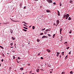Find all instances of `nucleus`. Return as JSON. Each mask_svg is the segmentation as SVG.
Listing matches in <instances>:
<instances>
[{
  "instance_id": "1",
  "label": "nucleus",
  "mask_w": 74,
  "mask_h": 74,
  "mask_svg": "<svg viewBox=\"0 0 74 74\" xmlns=\"http://www.w3.org/2000/svg\"><path fill=\"white\" fill-rule=\"evenodd\" d=\"M47 37L46 36H43L42 37V38H47Z\"/></svg>"
},
{
  "instance_id": "2",
  "label": "nucleus",
  "mask_w": 74,
  "mask_h": 74,
  "mask_svg": "<svg viewBox=\"0 0 74 74\" xmlns=\"http://www.w3.org/2000/svg\"><path fill=\"white\" fill-rule=\"evenodd\" d=\"M58 16H60V12H59V11L58 10Z\"/></svg>"
},
{
  "instance_id": "3",
  "label": "nucleus",
  "mask_w": 74,
  "mask_h": 74,
  "mask_svg": "<svg viewBox=\"0 0 74 74\" xmlns=\"http://www.w3.org/2000/svg\"><path fill=\"white\" fill-rule=\"evenodd\" d=\"M56 22L57 23V25H58V24H59V20H57L56 21Z\"/></svg>"
},
{
  "instance_id": "4",
  "label": "nucleus",
  "mask_w": 74,
  "mask_h": 74,
  "mask_svg": "<svg viewBox=\"0 0 74 74\" xmlns=\"http://www.w3.org/2000/svg\"><path fill=\"white\" fill-rule=\"evenodd\" d=\"M47 1L49 3H50V2H52V1L51 0H48Z\"/></svg>"
},
{
  "instance_id": "5",
  "label": "nucleus",
  "mask_w": 74,
  "mask_h": 74,
  "mask_svg": "<svg viewBox=\"0 0 74 74\" xmlns=\"http://www.w3.org/2000/svg\"><path fill=\"white\" fill-rule=\"evenodd\" d=\"M62 28H61V29H60V34H61V32H62Z\"/></svg>"
},
{
  "instance_id": "6",
  "label": "nucleus",
  "mask_w": 74,
  "mask_h": 74,
  "mask_svg": "<svg viewBox=\"0 0 74 74\" xmlns=\"http://www.w3.org/2000/svg\"><path fill=\"white\" fill-rule=\"evenodd\" d=\"M22 3H20V7L21 8V6H22Z\"/></svg>"
},
{
  "instance_id": "7",
  "label": "nucleus",
  "mask_w": 74,
  "mask_h": 74,
  "mask_svg": "<svg viewBox=\"0 0 74 74\" xmlns=\"http://www.w3.org/2000/svg\"><path fill=\"white\" fill-rule=\"evenodd\" d=\"M46 51H47L48 52H51V51L49 50V49H47Z\"/></svg>"
},
{
  "instance_id": "8",
  "label": "nucleus",
  "mask_w": 74,
  "mask_h": 74,
  "mask_svg": "<svg viewBox=\"0 0 74 74\" xmlns=\"http://www.w3.org/2000/svg\"><path fill=\"white\" fill-rule=\"evenodd\" d=\"M36 72H39V69H36Z\"/></svg>"
},
{
  "instance_id": "9",
  "label": "nucleus",
  "mask_w": 74,
  "mask_h": 74,
  "mask_svg": "<svg viewBox=\"0 0 74 74\" xmlns=\"http://www.w3.org/2000/svg\"><path fill=\"white\" fill-rule=\"evenodd\" d=\"M69 14H66V16L69 17Z\"/></svg>"
},
{
  "instance_id": "10",
  "label": "nucleus",
  "mask_w": 74,
  "mask_h": 74,
  "mask_svg": "<svg viewBox=\"0 0 74 74\" xmlns=\"http://www.w3.org/2000/svg\"><path fill=\"white\" fill-rule=\"evenodd\" d=\"M49 29H46L45 31L46 32H48L49 31Z\"/></svg>"
},
{
  "instance_id": "11",
  "label": "nucleus",
  "mask_w": 74,
  "mask_h": 74,
  "mask_svg": "<svg viewBox=\"0 0 74 74\" xmlns=\"http://www.w3.org/2000/svg\"><path fill=\"white\" fill-rule=\"evenodd\" d=\"M12 39L13 40H14L15 39V38H14L13 37H12Z\"/></svg>"
},
{
  "instance_id": "12",
  "label": "nucleus",
  "mask_w": 74,
  "mask_h": 74,
  "mask_svg": "<svg viewBox=\"0 0 74 74\" xmlns=\"http://www.w3.org/2000/svg\"><path fill=\"white\" fill-rule=\"evenodd\" d=\"M46 12H50V10H47Z\"/></svg>"
},
{
  "instance_id": "13",
  "label": "nucleus",
  "mask_w": 74,
  "mask_h": 74,
  "mask_svg": "<svg viewBox=\"0 0 74 74\" xmlns=\"http://www.w3.org/2000/svg\"><path fill=\"white\" fill-rule=\"evenodd\" d=\"M35 28V27L34 26H33L32 27V29H33V30Z\"/></svg>"
},
{
  "instance_id": "14",
  "label": "nucleus",
  "mask_w": 74,
  "mask_h": 74,
  "mask_svg": "<svg viewBox=\"0 0 74 74\" xmlns=\"http://www.w3.org/2000/svg\"><path fill=\"white\" fill-rule=\"evenodd\" d=\"M20 69L21 71H23V68H20Z\"/></svg>"
},
{
  "instance_id": "15",
  "label": "nucleus",
  "mask_w": 74,
  "mask_h": 74,
  "mask_svg": "<svg viewBox=\"0 0 74 74\" xmlns=\"http://www.w3.org/2000/svg\"><path fill=\"white\" fill-rule=\"evenodd\" d=\"M55 34H54L53 35V38H54L55 37Z\"/></svg>"
},
{
  "instance_id": "16",
  "label": "nucleus",
  "mask_w": 74,
  "mask_h": 74,
  "mask_svg": "<svg viewBox=\"0 0 74 74\" xmlns=\"http://www.w3.org/2000/svg\"><path fill=\"white\" fill-rule=\"evenodd\" d=\"M0 47L2 49H3V47L1 46H0Z\"/></svg>"
},
{
  "instance_id": "17",
  "label": "nucleus",
  "mask_w": 74,
  "mask_h": 74,
  "mask_svg": "<svg viewBox=\"0 0 74 74\" xmlns=\"http://www.w3.org/2000/svg\"><path fill=\"white\" fill-rule=\"evenodd\" d=\"M64 52H62V56H64Z\"/></svg>"
},
{
  "instance_id": "18",
  "label": "nucleus",
  "mask_w": 74,
  "mask_h": 74,
  "mask_svg": "<svg viewBox=\"0 0 74 74\" xmlns=\"http://www.w3.org/2000/svg\"><path fill=\"white\" fill-rule=\"evenodd\" d=\"M71 17H69V18H68V20H71Z\"/></svg>"
},
{
  "instance_id": "19",
  "label": "nucleus",
  "mask_w": 74,
  "mask_h": 74,
  "mask_svg": "<svg viewBox=\"0 0 74 74\" xmlns=\"http://www.w3.org/2000/svg\"><path fill=\"white\" fill-rule=\"evenodd\" d=\"M45 28H44V29H41V31H44V30H45Z\"/></svg>"
},
{
  "instance_id": "20",
  "label": "nucleus",
  "mask_w": 74,
  "mask_h": 74,
  "mask_svg": "<svg viewBox=\"0 0 74 74\" xmlns=\"http://www.w3.org/2000/svg\"><path fill=\"white\" fill-rule=\"evenodd\" d=\"M13 30H10V33H11L12 34L13 33Z\"/></svg>"
},
{
  "instance_id": "21",
  "label": "nucleus",
  "mask_w": 74,
  "mask_h": 74,
  "mask_svg": "<svg viewBox=\"0 0 74 74\" xmlns=\"http://www.w3.org/2000/svg\"><path fill=\"white\" fill-rule=\"evenodd\" d=\"M64 16L63 18H65V17H66V15H64Z\"/></svg>"
},
{
  "instance_id": "22",
  "label": "nucleus",
  "mask_w": 74,
  "mask_h": 74,
  "mask_svg": "<svg viewBox=\"0 0 74 74\" xmlns=\"http://www.w3.org/2000/svg\"><path fill=\"white\" fill-rule=\"evenodd\" d=\"M40 41V40L39 39H37V42H39Z\"/></svg>"
},
{
  "instance_id": "23",
  "label": "nucleus",
  "mask_w": 74,
  "mask_h": 74,
  "mask_svg": "<svg viewBox=\"0 0 74 74\" xmlns=\"http://www.w3.org/2000/svg\"><path fill=\"white\" fill-rule=\"evenodd\" d=\"M23 30L25 32H27V30L26 29H23Z\"/></svg>"
},
{
  "instance_id": "24",
  "label": "nucleus",
  "mask_w": 74,
  "mask_h": 74,
  "mask_svg": "<svg viewBox=\"0 0 74 74\" xmlns=\"http://www.w3.org/2000/svg\"><path fill=\"white\" fill-rule=\"evenodd\" d=\"M23 28H24L25 29H28L27 28L25 27H23Z\"/></svg>"
},
{
  "instance_id": "25",
  "label": "nucleus",
  "mask_w": 74,
  "mask_h": 74,
  "mask_svg": "<svg viewBox=\"0 0 74 74\" xmlns=\"http://www.w3.org/2000/svg\"><path fill=\"white\" fill-rule=\"evenodd\" d=\"M23 25L25 26V27H27V26L26 25H25V24H23Z\"/></svg>"
},
{
  "instance_id": "26",
  "label": "nucleus",
  "mask_w": 74,
  "mask_h": 74,
  "mask_svg": "<svg viewBox=\"0 0 74 74\" xmlns=\"http://www.w3.org/2000/svg\"><path fill=\"white\" fill-rule=\"evenodd\" d=\"M62 74H65L64 72H62Z\"/></svg>"
},
{
  "instance_id": "27",
  "label": "nucleus",
  "mask_w": 74,
  "mask_h": 74,
  "mask_svg": "<svg viewBox=\"0 0 74 74\" xmlns=\"http://www.w3.org/2000/svg\"><path fill=\"white\" fill-rule=\"evenodd\" d=\"M54 25H55V26H57V25H58L57 24V25H56V24H55V23L54 24Z\"/></svg>"
},
{
  "instance_id": "28",
  "label": "nucleus",
  "mask_w": 74,
  "mask_h": 74,
  "mask_svg": "<svg viewBox=\"0 0 74 74\" xmlns=\"http://www.w3.org/2000/svg\"><path fill=\"white\" fill-rule=\"evenodd\" d=\"M13 45V43H11L10 44V45L12 46V45Z\"/></svg>"
},
{
  "instance_id": "29",
  "label": "nucleus",
  "mask_w": 74,
  "mask_h": 74,
  "mask_svg": "<svg viewBox=\"0 0 74 74\" xmlns=\"http://www.w3.org/2000/svg\"><path fill=\"white\" fill-rule=\"evenodd\" d=\"M70 73V74H73V72L72 71H71Z\"/></svg>"
},
{
  "instance_id": "30",
  "label": "nucleus",
  "mask_w": 74,
  "mask_h": 74,
  "mask_svg": "<svg viewBox=\"0 0 74 74\" xmlns=\"http://www.w3.org/2000/svg\"><path fill=\"white\" fill-rule=\"evenodd\" d=\"M68 18H69V17L66 16V19H67Z\"/></svg>"
},
{
  "instance_id": "31",
  "label": "nucleus",
  "mask_w": 74,
  "mask_h": 74,
  "mask_svg": "<svg viewBox=\"0 0 74 74\" xmlns=\"http://www.w3.org/2000/svg\"><path fill=\"white\" fill-rule=\"evenodd\" d=\"M73 2V1H70V3H71Z\"/></svg>"
},
{
  "instance_id": "32",
  "label": "nucleus",
  "mask_w": 74,
  "mask_h": 74,
  "mask_svg": "<svg viewBox=\"0 0 74 74\" xmlns=\"http://www.w3.org/2000/svg\"><path fill=\"white\" fill-rule=\"evenodd\" d=\"M72 32V30H70V31L69 32L70 34H71Z\"/></svg>"
},
{
  "instance_id": "33",
  "label": "nucleus",
  "mask_w": 74,
  "mask_h": 74,
  "mask_svg": "<svg viewBox=\"0 0 74 74\" xmlns=\"http://www.w3.org/2000/svg\"><path fill=\"white\" fill-rule=\"evenodd\" d=\"M67 56H68L67 55L66 56V57H65L66 59L67 58Z\"/></svg>"
},
{
  "instance_id": "34",
  "label": "nucleus",
  "mask_w": 74,
  "mask_h": 74,
  "mask_svg": "<svg viewBox=\"0 0 74 74\" xmlns=\"http://www.w3.org/2000/svg\"><path fill=\"white\" fill-rule=\"evenodd\" d=\"M15 57L14 56H13V59H15Z\"/></svg>"
},
{
  "instance_id": "35",
  "label": "nucleus",
  "mask_w": 74,
  "mask_h": 74,
  "mask_svg": "<svg viewBox=\"0 0 74 74\" xmlns=\"http://www.w3.org/2000/svg\"><path fill=\"white\" fill-rule=\"evenodd\" d=\"M69 48V47H66V49H68Z\"/></svg>"
},
{
  "instance_id": "36",
  "label": "nucleus",
  "mask_w": 74,
  "mask_h": 74,
  "mask_svg": "<svg viewBox=\"0 0 74 74\" xmlns=\"http://www.w3.org/2000/svg\"><path fill=\"white\" fill-rule=\"evenodd\" d=\"M59 55V54H56L57 57H58Z\"/></svg>"
},
{
  "instance_id": "37",
  "label": "nucleus",
  "mask_w": 74,
  "mask_h": 74,
  "mask_svg": "<svg viewBox=\"0 0 74 74\" xmlns=\"http://www.w3.org/2000/svg\"><path fill=\"white\" fill-rule=\"evenodd\" d=\"M18 60H20V59H21V58H20L19 57H18Z\"/></svg>"
},
{
  "instance_id": "38",
  "label": "nucleus",
  "mask_w": 74,
  "mask_h": 74,
  "mask_svg": "<svg viewBox=\"0 0 74 74\" xmlns=\"http://www.w3.org/2000/svg\"><path fill=\"white\" fill-rule=\"evenodd\" d=\"M60 6H62V4H61V3H60Z\"/></svg>"
},
{
  "instance_id": "39",
  "label": "nucleus",
  "mask_w": 74,
  "mask_h": 74,
  "mask_svg": "<svg viewBox=\"0 0 74 74\" xmlns=\"http://www.w3.org/2000/svg\"><path fill=\"white\" fill-rule=\"evenodd\" d=\"M67 42H64V44H67Z\"/></svg>"
},
{
  "instance_id": "40",
  "label": "nucleus",
  "mask_w": 74,
  "mask_h": 74,
  "mask_svg": "<svg viewBox=\"0 0 74 74\" xmlns=\"http://www.w3.org/2000/svg\"><path fill=\"white\" fill-rule=\"evenodd\" d=\"M40 59H43V58L42 57H41L40 58Z\"/></svg>"
},
{
  "instance_id": "41",
  "label": "nucleus",
  "mask_w": 74,
  "mask_h": 74,
  "mask_svg": "<svg viewBox=\"0 0 74 74\" xmlns=\"http://www.w3.org/2000/svg\"><path fill=\"white\" fill-rule=\"evenodd\" d=\"M14 22H18V21H14Z\"/></svg>"
},
{
  "instance_id": "42",
  "label": "nucleus",
  "mask_w": 74,
  "mask_h": 74,
  "mask_svg": "<svg viewBox=\"0 0 74 74\" xmlns=\"http://www.w3.org/2000/svg\"><path fill=\"white\" fill-rule=\"evenodd\" d=\"M48 36H51V35L50 34H48Z\"/></svg>"
},
{
  "instance_id": "43",
  "label": "nucleus",
  "mask_w": 74,
  "mask_h": 74,
  "mask_svg": "<svg viewBox=\"0 0 74 74\" xmlns=\"http://www.w3.org/2000/svg\"><path fill=\"white\" fill-rule=\"evenodd\" d=\"M24 9H26V7L25 6L24 7Z\"/></svg>"
},
{
  "instance_id": "44",
  "label": "nucleus",
  "mask_w": 74,
  "mask_h": 74,
  "mask_svg": "<svg viewBox=\"0 0 74 74\" xmlns=\"http://www.w3.org/2000/svg\"><path fill=\"white\" fill-rule=\"evenodd\" d=\"M63 37L62 36H61L60 37V38H63Z\"/></svg>"
},
{
  "instance_id": "45",
  "label": "nucleus",
  "mask_w": 74,
  "mask_h": 74,
  "mask_svg": "<svg viewBox=\"0 0 74 74\" xmlns=\"http://www.w3.org/2000/svg\"><path fill=\"white\" fill-rule=\"evenodd\" d=\"M43 34V33H41V34H40V35H42Z\"/></svg>"
},
{
  "instance_id": "46",
  "label": "nucleus",
  "mask_w": 74,
  "mask_h": 74,
  "mask_svg": "<svg viewBox=\"0 0 74 74\" xmlns=\"http://www.w3.org/2000/svg\"><path fill=\"white\" fill-rule=\"evenodd\" d=\"M56 53H57V54H59V52H56Z\"/></svg>"
},
{
  "instance_id": "47",
  "label": "nucleus",
  "mask_w": 74,
  "mask_h": 74,
  "mask_svg": "<svg viewBox=\"0 0 74 74\" xmlns=\"http://www.w3.org/2000/svg\"><path fill=\"white\" fill-rule=\"evenodd\" d=\"M3 61V59H2V60H1V61L2 62Z\"/></svg>"
},
{
  "instance_id": "48",
  "label": "nucleus",
  "mask_w": 74,
  "mask_h": 74,
  "mask_svg": "<svg viewBox=\"0 0 74 74\" xmlns=\"http://www.w3.org/2000/svg\"><path fill=\"white\" fill-rule=\"evenodd\" d=\"M10 70H11V69H12V68L11 67H10Z\"/></svg>"
},
{
  "instance_id": "49",
  "label": "nucleus",
  "mask_w": 74,
  "mask_h": 74,
  "mask_svg": "<svg viewBox=\"0 0 74 74\" xmlns=\"http://www.w3.org/2000/svg\"><path fill=\"white\" fill-rule=\"evenodd\" d=\"M56 3H53V4L54 5H56Z\"/></svg>"
},
{
  "instance_id": "50",
  "label": "nucleus",
  "mask_w": 74,
  "mask_h": 74,
  "mask_svg": "<svg viewBox=\"0 0 74 74\" xmlns=\"http://www.w3.org/2000/svg\"><path fill=\"white\" fill-rule=\"evenodd\" d=\"M30 64H28V66H30Z\"/></svg>"
},
{
  "instance_id": "51",
  "label": "nucleus",
  "mask_w": 74,
  "mask_h": 74,
  "mask_svg": "<svg viewBox=\"0 0 74 74\" xmlns=\"http://www.w3.org/2000/svg\"><path fill=\"white\" fill-rule=\"evenodd\" d=\"M12 52L13 53H15V51H12Z\"/></svg>"
},
{
  "instance_id": "52",
  "label": "nucleus",
  "mask_w": 74,
  "mask_h": 74,
  "mask_svg": "<svg viewBox=\"0 0 74 74\" xmlns=\"http://www.w3.org/2000/svg\"><path fill=\"white\" fill-rule=\"evenodd\" d=\"M16 62H17L18 63H19L18 61V60H16Z\"/></svg>"
},
{
  "instance_id": "53",
  "label": "nucleus",
  "mask_w": 74,
  "mask_h": 74,
  "mask_svg": "<svg viewBox=\"0 0 74 74\" xmlns=\"http://www.w3.org/2000/svg\"><path fill=\"white\" fill-rule=\"evenodd\" d=\"M60 58H61V55H60Z\"/></svg>"
},
{
  "instance_id": "54",
  "label": "nucleus",
  "mask_w": 74,
  "mask_h": 74,
  "mask_svg": "<svg viewBox=\"0 0 74 74\" xmlns=\"http://www.w3.org/2000/svg\"><path fill=\"white\" fill-rule=\"evenodd\" d=\"M69 54H71V52H69Z\"/></svg>"
},
{
  "instance_id": "55",
  "label": "nucleus",
  "mask_w": 74,
  "mask_h": 74,
  "mask_svg": "<svg viewBox=\"0 0 74 74\" xmlns=\"http://www.w3.org/2000/svg\"><path fill=\"white\" fill-rule=\"evenodd\" d=\"M50 73H52V72H51V71H50Z\"/></svg>"
},
{
  "instance_id": "56",
  "label": "nucleus",
  "mask_w": 74,
  "mask_h": 74,
  "mask_svg": "<svg viewBox=\"0 0 74 74\" xmlns=\"http://www.w3.org/2000/svg\"><path fill=\"white\" fill-rule=\"evenodd\" d=\"M60 39H61V40H62V38H60Z\"/></svg>"
},
{
  "instance_id": "57",
  "label": "nucleus",
  "mask_w": 74,
  "mask_h": 74,
  "mask_svg": "<svg viewBox=\"0 0 74 74\" xmlns=\"http://www.w3.org/2000/svg\"><path fill=\"white\" fill-rule=\"evenodd\" d=\"M31 26H30L29 27V28H30L31 27Z\"/></svg>"
},
{
  "instance_id": "58",
  "label": "nucleus",
  "mask_w": 74,
  "mask_h": 74,
  "mask_svg": "<svg viewBox=\"0 0 74 74\" xmlns=\"http://www.w3.org/2000/svg\"><path fill=\"white\" fill-rule=\"evenodd\" d=\"M13 48V47H10V48Z\"/></svg>"
},
{
  "instance_id": "59",
  "label": "nucleus",
  "mask_w": 74,
  "mask_h": 74,
  "mask_svg": "<svg viewBox=\"0 0 74 74\" xmlns=\"http://www.w3.org/2000/svg\"><path fill=\"white\" fill-rule=\"evenodd\" d=\"M3 56H4V54H3Z\"/></svg>"
},
{
  "instance_id": "60",
  "label": "nucleus",
  "mask_w": 74,
  "mask_h": 74,
  "mask_svg": "<svg viewBox=\"0 0 74 74\" xmlns=\"http://www.w3.org/2000/svg\"><path fill=\"white\" fill-rule=\"evenodd\" d=\"M1 64H0V67H1Z\"/></svg>"
},
{
  "instance_id": "61",
  "label": "nucleus",
  "mask_w": 74,
  "mask_h": 74,
  "mask_svg": "<svg viewBox=\"0 0 74 74\" xmlns=\"http://www.w3.org/2000/svg\"><path fill=\"white\" fill-rule=\"evenodd\" d=\"M40 55V53H39L38 54V56H39Z\"/></svg>"
},
{
  "instance_id": "62",
  "label": "nucleus",
  "mask_w": 74,
  "mask_h": 74,
  "mask_svg": "<svg viewBox=\"0 0 74 74\" xmlns=\"http://www.w3.org/2000/svg\"><path fill=\"white\" fill-rule=\"evenodd\" d=\"M16 44L15 43V44H14V45H16Z\"/></svg>"
},
{
  "instance_id": "63",
  "label": "nucleus",
  "mask_w": 74,
  "mask_h": 74,
  "mask_svg": "<svg viewBox=\"0 0 74 74\" xmlns=\"http://www.w3.org/2000/svg\"><path fill=\"white\" fill-rule=\"evenodd\" d=\"M45 33L46 34H47V32H46Z\"/></svg>"
},
{
  "instance_id": "64",
  "label": "nucleus",
  "mask_w": 74,
  "mask_h": 74,
  "mask_svg": "<svg viewBox=\"0 0 74 74\" xmlns=\"http://www.w3.org/2000/svg\"><path fill=\"white\" fill-rule=\"evenodd\" d=\"M24 24H26L25 22L24 23Z\"/></svg>"
}]
</instances>
